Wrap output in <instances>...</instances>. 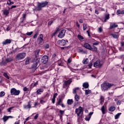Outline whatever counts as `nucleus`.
<instances>
[{
    "label": "nucleus",
    "mask_w": 124,
    "mask_h": 124,
    "mask_svg": "<svg viewBox=\"0 0 124 124\" xmlns=\"http://www.w3.org/2000/svg\"><path fill=\"white\" fill-rule=\"evenodd\" d=\"M113 86H114L113 84L105 82L101 85V89L103 92H106L109 89H111V87H113Z\"/></svg>",
    "instance_id": "nucleus-1"
},
{
    "label": "nucleus",
    "mask_w": 124,
    "mask_h": 124,
    "mask_svg": "<svg viewBox=\"0 0 124 124\" xmlns=\"http://www.w3.org/2000/svg\"><path fill=\"white\" fill-rule=\"evenodd\" d=\"M48 3H49V2L47 1L38 2V6L37 7L35 8V10L37 11H40V10H41L43 7H46V6L48 5Z\"/></svg>",
    "instance_id": "nucleus-2"
},
{
    "label": "nucleus",
    "mask_w": 124,
    "mask_h": 124,
    "mask_svg": "<svg viewBox=\"0 0 124 124\" xmlns=\"http://www.w3.org/2000/svg\"><path fill=\"white\" fill-rule=\"evenodd\" d=\"M44 36H43V34H40L39 35V36L38 37L37 39V42L38 44L39 45H43V44L44 43V40H43Z\"/></svg>",
    "instance_id": "nucleus-3"
},
{
    "label": "nucleus",
    "mask_w": 124,
    "mask_h": 124,
    "mask_svg": "<svg viewBox=\"0 0 124 124\" xmlns=\"http://www.w3.org/2000/svg\"><path fill=\"white\" fill-rule=\"evenodd\" d=\"M21 91L20 90H17L15 88H12L11 89V95H19Z\"/></svg>",
    "instance_id": "nucleus-4"
},
{
    "label": "nucleus",
    "mask_w": 124,
    "mask_h": 124,
    "mask_svg": "<svg viewBox=\"0 0 124 124\" xmlns=\"http://www.w3.org/2000/svg\"><path fill=\"white\" fill-rule=\"evenodd\" d=\"M26 57V54L25 53H20L18 54L16 57V61H20V60H23Z\"/></svg>",
    "instance_id": "nucleus-5"
},
{
    "label": "nucleus",
    "mask_w": 124,
    "mask_h": 124,
    "mask_svg": "<svg viewBox=\"0 0 124 124\" xmlns=\"http://www.w3.org/2000/svg\"><path fill=\"white\" fill-rule=\"evenodd\" d=\"M102 63H101V62L100 60H98L93 63V66L94 67H96L97 68H100L101 66H102Z\"/></svg>",
    "instance_id": "nucleus-6"
},
{
    "label": "nucleus",
    "mask_w": 124,
    "mask_h": 124,
    "mask_svg": "<svg viewBox=\"0 0 124 124\" xmlns=\"http://www.w3.org/2000/svg\"><path fill=\"white\" fill-rule=\"evenodd\" d=\"M65 32H66V30L64 29L61 30L59 31L58 37H59V38H62L63 37H64V35H65Z\"/></svg>",
    "instance_id": "nucleus-7"
},
{
    "label": "nucleus",
    "mask_w": 124,
    "mask_h": 124,
    "mask_svg": "<svg viewBox=\"0 0 124 124\" xmlns=\"http://www.w3.org/2000/svg\"><path fill=\"white\" fill-rule=\"evenodd\" d=\"M57 43L61 46H65L67 44V43H68V41L63 39L62 40L58 41Z\"/></svg>",
    "instance_id": "nucleus-8"
},
{
    "label": "nucleus",
    "mask_w": 124,
    "mask_h": 124,
    "mask_svg": "<svg viewBox=\"0 0 124 124\" xmlns=\"http://www.w3.org/2000/svg\"><path fill=\"white\" fill-rule=\"evenodd\" d=\"M75 112L77 114L78 117H79L80 114H81V113L83 112V108H82L81 107H79L78 108L76 109Z\"/></svg>",
    "instance_id": "nucleus-9"
},
{
    "label": "nucleus",
    "mask_w": 124,
    "mask_h": 124,
    "mask_svg": "<svg viewBox=\"0 0 124 124\" xmlns=\"http://www.w3.org/2000/svg\"><path fill=\"white\" fill-rule=\"evenodd\" d=\"M49 60V57L46 55L44 56L41 59V62L42 63H47Z\"/></svg>",
    "instance_id": "nucleus-10"
},
{
    "label": "nucleus",
    "mask_w": 124,
    "mask_h": 124,
    "mask_svg": "<svg viewBox=\"0 0 124 124\" xmlns=\"http://www.w3.org/2000/svg\"><path fill=\"white\" fill-rule=\"evenodd\" d=\"M38 65V64H36L34 62L33 64L32 65L31 68V69H32V72H34V71L36 70V69L38 67H37Z\"/></svg>",
    "instance_id": "nucleus-11"
},
{
    "label": "nucleus",
    "mask_w": 124,
    "mask_h": 124,
    "mask_svg": "<svg viewBox=\"0 0 124 124\" xmlns=\"http://www.w3.org/2000/svg\"><path fill=\"white\" fill-rule=\"evenodd\" d=\"M84 47L88 49V50H92V46L88 43H86L83 45Z\"/></svg>",
    "instance_id": "nucleus-12"
},
{
    "label": "nucleus",
    "mask_w": 124,
    "mask_h": 124,
    "mask_svg": "<svg viewBox=\"0 0 124 124\" xmlns=\"http://www.w3.org/2000/svg\"><path fill=\"white\" fill-rule=\"evenodd\" d=\"M115 28H118V25L115 22L111 23L109 29L112 30V29H115Z\"/></svg>",
    "instance_id": "nucleus-13"
},
{
    "label": "nucleus",
    "mask_w": 124,
    "mask_h": 124,
    "mask_svg": "<svg viewBox=\"0 0 124 124\" xmlns=\"http://www.w3.org/2000/svg\"><path fill=\"white\" fill-rule=\"evenodd\" d=\"M13 60L12 58H7L6 59L5 61H3L2 63L4 65H5L7 62H12Z\"/></svg>",
    "instance_id": "nucleus-14"
},
{
    "label": "nucleus",
    "mask_w": 124,
    "mask_h": 124,
    "mask_svg": "<svg viewBox=\"0 0 124 124\" xmlns=\"http://www.w3.org/2000/svg\"><path fill=\"white\" fill-rule=\"evenodd\" d=\"M11 43V40L7 39L2 42L3 45H6V44H10Z\"/></svg>",
    "instance_id": "nucleus-15"
},
{
    "label": "nucleus",
    "mask_w": 124,
    "mask_h": 124,
    "mask_svg": "<svg viewBox=\"0 0 124 124\" xmlns=\"http://www.w3.org/2000/svg\"><path fill=\"white\" fill-rule=\"evenodd\" d=\"M9 10H10V9H9V8H8V10L7 9L4 10L3 11V13L4 15H5L6 16H8V15H9Z\"/></svg>",
    "instance_id": "nucleus-16"
},
{
    "label": "nucleus",
    "mask_w": 124,
    "mask_h": 124,
    "mask_svg": "<svg viewBox=\"0 0 124 124\" xmlns=\"http://www.w3.org/2000/svg\"><path fill=\"white\" fill-rule=\"evenodd\" d=\"M24 109H31V101L29 102L28 105H25L24 106Z\"/></svg>",
    "instance_id": "nucleus-17"
},
{
    "label": "nucleus",
    "mask_w": 124,
    "mask_h": 124,
    "mask_svg": "<svg viewBox=\"0 0 124 124\" xmlns=\"http://www.w3.org/2000/svg\"><path fill=\"white\" fill-rule=\"evenodd\" d=\"M74 102V101H73V99H68L67 101V104L68 105H71L72 104H73V103Z\"/></svg>",
    "instance_id": "nucleus-18"
},
{
    "label": "nucleus",
    "mask_w": 124,
    "mask_h": 124,
    "mask_svg": "<svg viewBox=\"0 0 124 124\" xmlns=\"http://www.w3.org/2000/svg\"><path fill=\"white\" fill-rule=\"evenodd\" d=\"M44 90L42 89H39L37 90L36 91V93L37 94H41V93H43L44 92Z\"/></svg>",
    "instance_id": "nucleus-19"
},
{
    "label": "nucleus",
    "mask_w": 124,
    "mask_h": 124,
    "mask_svg": "<svg viewBox=\"0 0 124 124\" xmlns=\"http://www.w3.org/2000/svg\"><path fill=\"white\" fill-rule=\"evenodd\" d=\"M89 83L88 82H84L82 85V87H83L84 89H88V88H89Z\"/></svg>",
    "instance_id": "nucleus-20"
},
{
    "label": "nucleus",
    "mask_w": 124,
    "mask_h": 124,
    "mask_svg": "<svg viewBox=\"0 0 124 124\" xmlns=\"http://www.w3.org/2000/svg\"><path fill=\"white\" fill-rule=\"evenodd\" d=\"M115 110H116V108L113 106H111L108 108V110L109 111V112H114V111H115Z\"/></svg>",
    "instance_id": "nucleus-21"
},
{
    "label": "nucleus",
    "mask_w": 124,
    "mask_h": 124,
    "mask_svg": "<svg viewBox=\"0 0 124 124\" xmlns=\"http://www.w3.org/2000/svg\"><path fill=\"white\" fill-rule=\"evenodd\" d=\"M59 30H60V28H57L56 30H55L54 32H53L51 35V37H54V36H55V35H56V34L58 33V31H59Z\"/></svg>",
    "instance_id": "nucleus-22"
},
{
    "label": "nucleus",
    "mask_w": 124,
    "mask_h": 124,
    "mask_svg": "<svg viewBox=\"0 0 124 124\" xmlns=\"http://www.w3.org/2000/svg\"><path fill=\"white\" fill-rule=\"evenodd\" d=\"M8 119H9V117H8V116L6 115H4L2 118L4 123H5V122H6L8 120Z\"/></svg>",
    "instance_id": "nucleus-23"
},
{
    "label": "nucleus",
    "mask_w": 124,
    "mask_h": 124,
    "mask_svg": "<svg viewBox=\"0 0 124 124\" xmlns=\"http://www.w3.org/2000/svg\"><path fill=\"white\" fill-rule=\"evenodd\" d=\"M72 82V81L71 80H68L64 82V84L65 86H68V85H70Z\"/></svg>",
    "instance_id": "nucleus-24"
},
{
    "label": "nucleus",
    "mask_w": 124,
    "mask_h": 124,
    "mask_svg": "<svg viewBox=\"0 0 124 124\" xmlns=\"http://www.w3.org/2000/svg\"><path fill=\"white\" fill-rule=\"evenodd\" d=\"M79 87H77L75 88V89H73V93L75 94H77V93H77V91H79Z\"/></svg>",
    "instance_id": "nucleus-25"
},
{
    "label": "nucleus",
    "mask_w": 124,
    "mask_h": 124,
    "mask_svg": "<svg viewBox=\"0 0 124 124\" xmlns=\"http://www.w3.org/2000/svg\"><path fill=\"white\" fill-rule=\"evenodd\" d=\"M75 99L76 101H79V100H80V96L77 95V94H76V95H75Z\"/></svg>",
    "instance_id": "nucleus-26"
},
{
    "label": "nucleus",
    "mask_w": 124,
    "mask_h": 124,
    "mask_svg": "<svg viewBox=\"0 0 124 124\" xmlns=\"http://www.w3.org/2000/svg\"><path fill=\"white\" fill-rule=\"evenodd\" d=\"M82 62L84 64H87L89 63V59L87 58L83 60Z\"/></svg>",
    "instance_id": "nucleus-27"
},
{
    "label": "nucleus",
    "mask_w": 124,
    "mask_h": 124,
    "mask_svg": "<svg viewBox=\"0 0 124 124\" xmlns=\"http://www.w3.org/2000/svg\"><path fill=\"white\" fill-rule=\"evenodd\" d=\"M31 60V58H27L26 59V61H25V64L27 65L29 64V63H30V61Z\"/></svg>",
    "instance_id": "nucleus-28"
},
{
    "label": "nucleus",
    "mask_w": 124,
    "mask_h": 124,
    "mask_svg": "<svg viewBox=\"0 0 124 124\" xmlns=\"http://www.w3.org/2000/svg\"><path fill=\"white\" fill-rule=\"evenodd\" d=\"M62 103V99H59V100L56 103V105H57V106H58L59 105H61Z\"/></svg>",
    "instance_id": "nucleus-29"
},
{
    "label": "nucleus",
    "mask_w": 124,
    "mask_h": 124,
    "mask_svg": "<svg viewBox=\"0 0 124 124\" xmlns=\"http://www.w3.org/2000/svg\"><path fill=\"white\" fill-rule=\"evenodd\" d=\"M78 53H81V54H86V51H84L83 48H80L78 50Z\"/></svg>",
    "instance_id": "nucleus-30"
},
{
    "label": "nucleus",
    "mask_w": 124,
    "mask_h": 124,
    "mask_svg": "<svg viewBox=\"0 0 124 124\" xmlns=\"http://www.w3.org/2000/svg\"><path fill=\"white\" fill-rule=\"evenodd\" d=\"M90 51H94V52H96L97 51V47L94 46H93L92 47V49L90 50Z\"/></svg>",
    "instance_id": "nucleus-31"
},
{
    "label": "nucleus",
    "mask_w": 124,
    "mask_h": 124,
    "mask_svg": "<svg viewBox=\"0 0 124 124\" xmlns=\"http://www.w3.org/2000/svg\"><path fill=\"white\" fill-rule=\"evenodd\" d=\"M102 114L104 115L105 114V107L104 106H102L101 109Z\"/></svg>",
    "instance_id": "nucleus-32"
},
{
    "label": "nucleus",
    "mask_w": 124,
    "mask_h": 124,
    "mask_svg": "<svg viewBox=\"0 0 124 124\" xmlns=\"http://www.w3.org/2000/svg\"><path fill=\"white\" fill-rule=\"evenodd\" d=\"M92 93V91L90 90H85V94L86 95H88V94H90Z\"/></svg>",
    "instance_id": "nucleus-33"
},
{
    "label": "nucleus",
    "mask_w": 124,
    "mask_h": 124,
    "mask_svg": "<svg viewBox=\"0 0 124 124\" xmlns=\"http://www.w3.org/2000/svg\"><path fill=\"white\" fill-rule=\"evenodd\" d=\"M122 115V113H118L116 115H115V119L117 120V119H119V117Z\"/></svg>",
    "instance_id": "nucleus-34"
},
{
    "label": "nucleus",
    "mask_w": 124,
    "mask_h": 124,
    "mask_svg": "<svg viewBox=\"0 0 124 124\" xmlns=\"http://www.w3.org/2000/svg\"><path fill=\"white\" fill-rule=\"evenodd\" d=\"M110 15L108 14V15H106L105 16V19L104 20L105 22H106L107 20H109V19L110 18Z\"/></svg>",
    "instance_id": "nucleus-35"
},
{
    "label": "nucleus",
    "mask_w": 124,
    "mask_h": 124,
    "mask_svg": "<svg viewBox=\"0 0 124 124\" xmlns=\"http://www.w3.org/2000/svg\"><path fill=\"white\" fill-rule=\"evenodd\" d=\"M40 62V58H38L36 60L35 62H34L37 64H39V62Z\"/></svg>",
    "instance_id": "nucleus-36"
},
{
    "label": "nucleus",
    "mask_w": 124,
    "mask_h": 124,
    "mask_svg": "<svg viewBox=\"0 0 124 124\" xmlns=\"http://www.w3.org/2000/svg\"><path fill=\"white\" fill-rule=\"evenodd\" d=\"M78 38L79 39V40H83V39H84V37L81 35H78Z\"/></svg>",
    "instance_id": "nucleus-37"
},
{
    "label": "nucleus",
    "mask_w": 124,
    "mask_h": 124,
    "mask_svg": "<svg viewBox=\"0 0 124 124\" xmlns=\"http://www.w3.org/2000/svg\"><path fill=\"white\" fill-rule=\"evenodd\" d=\"M5 95V93L4 92H1L0 93V97H2V96H4Z\"/></svg>",
    "instance_id": "nucleus-38"
},
{
    "label": "nucleus",
    "mask_w": 124,
    "mask_h": 124,
    "mask_svg": "<svg viewBox=\"0 0 124 124\" xmlns=\"http://www.w3.org/2000/svg\"><path fill=\"white\" fill-rule=\"evenodd\" d=\"M7 4L9 5H11V4H14V2H11V0H9L7 2Z\"/></svg>",
    "instance_id": "nucleus-39"
},
{
    "label": "nucleus",
    "mask_w": 124,
    "mask_h": 124,
    "mask_svg": "<svg viewBox=\"0 0 124 124\" xmlns=\"http://www.w3.org/2000/svg\"><path fill=\"white\" fill-rule=\"evenodd\" d=\"M23 91L24 92H29L30 91V89L25 87L23 88Z\"/></svg>",
    "instance_id": "nucleus-40"
},
{
    "label": "nucleus",
    "mask_w": 124,
    "mask_h": 124,
    "mask_svg": "<svg viewBox=\"0 0 124 124\" xmlns=\"http://www.w3.org/2000/svg\"><path fill=\"white\" fill-rule=\"evenodd\" d=\"M3 75L5 78H7V79H9V77L8 75H7V74L6 73H4Z\"/></svg>",
    "instance_id": "nucleus-41"
},
{
    "label": "nucleus",
    "mask_w": 124,
    "mask_h": 124,
    "mask_svg": "<svg viewBox=\"0 0 124 124\" xmlns=\"http://www.w3.org/2000/svg\"><path fill=\"white\" fill-rule=\"evenodd\" d=\"M32 33H33V31L27 32L26 34H27V35H29V36H31V34H32Z\"/></svg>",
    "instance_id": "nucleus-42"
},
{
    "label": "nucleus",
    "mask_w": 124,
    "mask_h": 124,
    "mask_svg": "<svg viewBox=\"0 0 124 124\" xmlns=\"http://www.w3.org/2000/svg\"><path fill=\"white\" fill-rule=\"evenodd\" d=\"M39 52H40V50H37L36 51L35 55H36V58H37V57H38V55H39Z\"/></svg>",
    "instance_id": "nucleus-43"
},
{
    "label": "nucleus",
    "mask_w": 124,
    "mask_h": 124,
    "mask_svg": "<svg viewBox=\"0 0 124 124\" xmlns=\"http://www.w3.org/2000/svg\"><path fill=\"white\" fill-rule=\"evenodd\" d=\"M16 7H18L17 5H13L11 6V7H9V9H13V8H16Z\"/></svg>",
    "instance_id": "nucleus-44"
},
{
    "label": "nucleus",
    "mask_w": 124,
    "mask_h": 124,
    "mask_svg": "<svg viewBox=\"0 0 124 124\" xmlns=\"http://www.w3.org/2000/svg\"><path fill=\"white\" fill-rule=\"evenodd\" d=\"M111 36H112L113 38H118V35H117L116 34H112Z\"/></svg>",
    "instance_id": "nucleus-45"
},
{
    "label": "nucleus",
    "mask_w": 124,
    "mask_h": 124,
    "mask_svg": "<svg viewBox=\"0 0 124 124\" xmlns=\"http://www.w3.org/2000/svg\"><path fill=\"white\" fill-rule=\"evenodd\" d=\"M87 24H83V31H86L87 30Z\"/></svg>",
    "instance_id": "nucleus-46"
},
{
    "label": "nucleus",
    "mask_w": 124,
    "mask_h": 124,
    "mask_svg": "<svg viewBox=\"0 0 124 124\" xmlns=\"http://www.w3.org/2000/svg\"><path fill=\"white\" fill-rule=\"evenodd\" d=\"M59 112L60 114L62 115V116H63V114H64V110H60Z\"/></svg>",
    "instance_id": "nucleus-47"
},
{
    "label": "nucleus",
    "mask_w": 124,
    "mask_h": 124,
    "mask_svg": "<svg viewBox=\"0 0 124 124\" xmlns=\"http://www.w3.org/2000/svg\"><path fill=\"white\" fill-rule=\"evenodd\" d=\"M100 100H101L100 103H102V101H104V98H103V96H101Z\"/></svg>",
    "instance_id": "nucleus-48"
},
{
    "label": "nucleus",
    "mask_w": 124,
    "mask_h": 124,
    "mask_svg": "<svg viewBox=\"0 0 124 124\" xmlns=\"http://www.w3.org/2000/svg\"><path fill=\"white\" fill-rule=\"evenodd\" d=\"M45 49H48L49 46V44H46L44 46Z\"/></svg>",
    "instance_id": "nucleus-49"
},
{
    "label": "nucleus",
    "mask_w": 124,
    "mask_h": 124,
    "mask_svg": "<svg viewBox=\"0 0 124 124\" xmlns=\"http://www.w3.org/2000/svg\"><path fill=\"white\" fill-rule=\"evenodd\" d=\"M98 44H99V42H97L96 43H94L93 44V46H97L98 45Z\"/></svg>",
    "instance_id": "nucleus-50"
},
{
    "label": "nucleus",
    "mask_w": 124,
    "mask_h": 124,
    "mask_svg": "<svg viewBox=\"0 0 124 124\" xmlns=\"http://www.w3.org/2000/svg\"><path fill=\"white\" fill-rule=\"evenodd\" d=\"M57 96H58V93H55L53 95V98H54L56 99V98L57 97Z\"/></svg>",
    "instance_id": "nucleus-51"
},
{
    "label": "nucleus",
    "mask_w": 124,
    "mask_h": 124,
    "mask_svg": "<svg viewBox=\"0 0 124 124\" xmlns=\"http://www.w3.org/2000/svg\"><path fill=\"white\" fill-rule=\"evenodd\" d=\"M116 14L117 15H120V14H121V10H118L117 11Z\"/></svg>",
    "instance_id": "nucleus-52"
},
{
    "label": "nucleus",
    "mask_w": 124,
    "mask_h": 124,
    "mask_svg": "<svg viewBox=\"0 0 124 124\" xmlns=\"http://www.w3.org/2000/svg\"><path fill=\"white\" fill-rule=\"evenodd\" d=\"M116 103L117 105H121V104H122V101H121V100H119Z\"/></svg>",
    "instance_id": "nucleus-53"
},
{
    "label": "nucleus",
    "mask_w": 124,
    "mask_h": 124,
    "mask_svg": "<svg viewBox=\"0 0 124 124\" xmlns=\"http://www.w3.org/2000/svg\"><path fill=\"white\" fill-rule=\"evenodd\" d=\"M37 85H38V81H36L35 83H34L33 87H36Z\"/></svg>",
    "instance_id": "nucleus-54"
},
{
    "label": "nucleus",
    "mask_w": 124,
    "mask_h": 124,
    "mask_svg": "<svg viewBox=\"0 0 124 124\" xmlns=\"http://www.w3.org/2000/svg\"><path fill=\"white\" fill-rule=\"evenodd\" d=\"M88 66L89 68H92V66H93V63L91 62L90 63H89Z\"/></svg>",
    "instance_id": "nucleus-55"
},
{
    "label": "nucleus",
    "mask_w": 124,
    "mask_h": 124,
    "mask_svg": "<svg viewBox=\"0 0 124 124\" xmlns=\"http://www.w3.org/2000/svg\"><path fill=\"white\" fill-rule=\"evenodd\" d=\"M37 35H38V33H36L34 35L33 38L34 39L36 38V37H37Z\"/></svg>",
    "instance_id": "nucleus-56"
},
{
    "label": "nucleus",
    "mask_w": 124,
    "mask_h": 124,
    "mask_svg": "<svg viewBox=\"0 0 124 124\" xmlns=\"http://www.w3.org/2000/svg\"><path fill=\"white\" fill-rule=\"evenodd\" d=\"M12 108H13V107L9 108H7V110L8 112H11V110L12 109Z\"/></svg>",
    "instance_id": "nucleus-57"
},
{
    "label": "nucleus",
    "mask_w": 124,
    "mask_h": 124,
    "mask_svg": "<svg viewBox=\"0 0 124 124\" xmlns=\"http://www.w3.org/2000/svg\"><path fill=\"white\" fill-rule=\"evenodd\" d=\"M68 48V47L64 46V47H61V50H66Z\"/></svg>",
    "instance_id": "nucleus-58"
},
{
    "label": "nucleus",
    "mask_w": 124,
    "mask_h": 124,
    "mask_svg": "<svg viewBox=\"0 0 124 124\" xmlns=\"http://www.w3.org/2000/svg\"><path fill=\"white\" fill-rule=\"evenodd\" d=\"M98 31L99 32H102V28H98Z\"/></svg>",
    "instance_id": "nucleus-59"
},
{
    "label": "nucleus",
    "mask_w": 124,
    "mask_h": 124,
    "mask_svg": "<svg viewBox=\"0 0 124 124\" xmlns=\"http://www.w3.org/2000/svg\"><path fill=\"white\" fill-rule=\"evenodd\" d=\"M38 118V114H36L35 116L34 117V120H36Z\"/></svg>",
    "instance_id": "nucleus-60"
},
{
    "label": "nucleus",
    "mask_w": 124,
    "mask_h": 124,
    "mask_svg": "<svg viewBox=\"0 0 124 124\" xmlns=\"http://www.w3.org/2000/svg\"><path fill=\"white\" fill-rule=\"evenodd\" d=\"M60 105H61V106H62V108H65V106H64V105L62 103H61V104H60Z\"/></svg>",
    "instance_id": "nucleus-61"
},
{
    "label": "nucleus",
    "mask_w": 124,
    "mask_h": 124,
    "mask_svg": "<svg viewBox=\"0 0 124 124\" xmlns=\"http://www.w3.org/2000/svg\"><path fill=\"white\" fill-rule=\"evenodd\" d=\"M79 23H80L81 24H82V23H83L84 22V21L83 20H82V19H79Z\"/></svg>",
    "instance_id": "nucleus-62"
},
{
    "label": "nucleus",
    "mask_w": 124,
    "mask_h": 124,
    "mask_svg": "<svg viewBox=\"0 0 124 124\" xmlns=\"http://www.w3.org/2000/svg\"><path fill=\"white\" fill-rule=\"evenodd\" d=\"M90 119H91V117H86V118H85V120L86 121H90Z\"/></svg>",
    "instance_id": "nucleus-63"
},
{
    "label": "nucleus",
    "mask_w": 124,
    "mask_h": 124,
    "mask_svg": "<svg viewBox=\"0 0 124 124\" xmlns=\"http://www.w3.org/2000/svg\"><path fill=\"white\" fill-rule=\"evenodd\" d=\"M121 14L124 15V10L120 11Z\"/></svg>",
    "instance_id": "nucleus-64"
}]
</instances>
